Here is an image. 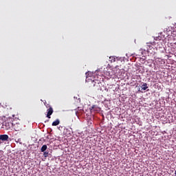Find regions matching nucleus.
I'll return each instance as SVG.
<instances>
[{"mask_svg":"<svg viewBox=\"0 0 176 176\" xmlns=\"http://www.w3.org/2000/svg\"><path fill=\"white\" fill-rule=\"evenodd\" d=\"M45 105L47 108H50V107L49 106V104H46V103H45Z\"/></svg>","mask_w":176,"mask_h":176,"instance_id":"dca6fc26","label":"nucleus"},{"mask_svg":"<svg viewBox=\"0 0 176 176\" xmlns=\"http://www.w3.org/2000/svg\"><path fill=\"white\" fill-rule=\"evenodd\" d=\"M175 176H176V170H175Z\"/></svg>","mask_w":176,"mask_h":176,"instance_id":"f3484780","label":"nucleus"},{"mask_svg":"<svg viewBox=\"0 0 176 176\" xmlns=\"http://www.w3.org/2000/svg\"><path fill=\"white\" fill-rule=\"evenodd\" d=\"M102 86V84L101 83L100 81H99L98 84H96V87H95L96 90L101 91L102 90V88L101 87Z\"/></svg>","mask_w":176,"mask_h":176,"instance_id":"1a4fd4ad","label":"nucleus"},{"mask_svg":"<svg viewBox=\"0 0 176 176\" xmlns=\"http://www.w3.org/2000/svg\"><path fill=\"white\" fill-rule=\"evenodd\" d=\"M91 111H94V112H100V111H101V109L98 107L97 105H93L91 107Z\"/></svg>","mask_w":176,"mask_h":176,"instance_id":"423d86ee","label":"nucleus"},{"mask_svg":"<svg viewBox=\"0 0 176 176\" xmlns=\"http://www.w3.org/2000/svg\"><path fill=\"white\" fill-rule=\"evenodd\" d=\"M13 127V123L12 122H5L3 123L2 129L4 130H10Z\"/></svg>","mask_w":176,"mask_h":176,"instance_id":"7ed1b4c3","label":"nucleus"},{"mask_svg":"<svg viewBox=\"0 0 176 176\" xmlns=\"http://www.w3.org/2000/svg\"><path fill=\"white\" fill-rule=\"evenodd\" d=\"M118 67H119V66H116L115 67V69L113 70L114 75H115V76H117V78H123V76H124V70L118 69Z\"/></svg>","mask_w":176,"mask_h":176,"instance_id":"f257e3e1","label":"nucleus"},{"mask_svg":"<svg viewBox=\"0 0 176 176\" xmlns=\"http://www.w3.org/2000/svg\"><path fill=\"white\" fill-rule=\"evenodd\" d=\"M47 149V146L46 144L43 145V146L41 148V152H45Z\"/></svg>","mask_w":176,"mask_h":176,"instance_id":"f8f14e48","label":"nucleus"},{"mask_svg":"<svg viewBox=\"0 0 176 176\" xmlns=\"http://www.w3.org/2000/svg\"><path fill=\"white\" fill-rule=\"evenodd\" d=\"M109 60L111 61V63H115L116 58L113 56H110L109 57Z\"/></svg>","mask_w":176,"mask_h":176,"instance_id":"ddd939ff","label":"nucleus"},{"mask_svg":"<svg viewBox=\"0 0 176 176\" xmlns=\"http://www.w3.org/2000/svg\"><path fill=\"white\" fill-rule=\"evenodd\" d=\"M146 49L148 53H150V54H156V50L153 47V44L152 43H147Z\"/></svg>","mask_w":176,"mask_h":176,"instance_id":"f03ea898","label":"nucleus"},{"mask_svg":"<svg viewBox=\"0 0 176 176\" xmlns=\"http://www.w3.org/2000/svg\"><path fill=\"white\" fill-rule=\"evenodd\" d=\"M9 140V135H0L1 141H8Z\"/></svg>","mask_w":176,"mask_h":176,"instance_id":"6e6552de","label":"nucleus"},{"mask_svg":"<svg viewBox=\"0 0 176 176\" xmlns=\"http://www.w3.org/2000/svg\"><path fill=\"white\" fill-rule=\"evenodd\" d=\"M99 82H100V80H91L88 81V83H89L90 87H96V86L97 85H98Z\"/></svg>","mask_w":176,"mask_h":176,"instance_id":"20e7f679","label":"nucleus"},{"mask_svg":"<svg viewBox=\"0 0 176 176\" xmlns=\"http://www.w3.org/2000/svg\"><path fill=\"white\" fill-rule=\"evenodd\" d=\"M0 107H1V104H0Z\"/></svg>","mask_w":176,"mask_h":176,"instance_id":"a211bd4d","label":"nucleus"},{"mask_svg":"<svg viewBox=\"0 0 176 176\" xmlns=\"http://www.w3.org/2000/svg\"><path fill=\"white\" fill-rule=\"evenodd\" d=\"M58 124H60V120L58 119H56L52 122V126H58Z\"/></svg>","mask_w":176,"mask_h":176,"instance_id":"9d476101","label":"nucleus"},{"mask_svg":"<svg viewBox=\"0 0 176 176\" xmlns=\"http://www.w3.org/2000/svg\"><path fill=\"white\" fill-rule=\"evenodd\" d=\"M106 75H107V76H109L110 78H112V76H113L112 74H111V73H109L108 72L106 73Z\"/></svg>","mask_w":176,"mask_h":176,"instance_id":"2eb2a0df","label":"nucleus"},{"mask_svg":"<svg viewBox=\"0 0 176 176\" xmlns=\"http://www.w3.org/2000/svg\"><path fill=\"white\" fill-rule=\"evenodd\" d=\"M43 155L45 156V157H47L49 156V152L44 151Z\"/></svg>","mask_w":176,"mask_h":176,"instance_id":"4468645a","label":"nucleus"},{"mask_svg":"<svg viewBox=\"0 0 176 176\" xmlns=\"http://www.w3.org/2000/svg\"><path fill=\"white\" fill-rule=\"evenodd\" d=\"M141 87H142V90H146V89H148V84L143 83V85H142Z\"/></svg>","mask_w":176,"mask_h":176,"instance_id":"9b49d317","label":"nucleus"},{"mask_svg":"<svg viewBox=\"0 0 176 176\" xmlns=\"http://www.w3.org/2000/svg\"><path fill=\"white\" fill-rule=\"evenodd\" d=\"M47 118H48V119H50V116L53 115V107H49V109L47 110Z\"/></svg>","mask_w":176,"mask_h":176,"instance_id":"39448f33","label":"nucleus"},{"mask_svg":"<svg viewBox=\"0 0 176 176\" xmlns=\"http://www.w3.org/2000/svg\"><path fill=\"white\" fill-rule=\"evenodd\" d=\"M12 127H14L15 131H20L21 130V124H15Z\"/></svg>","mask_w":176,"mask_h":176,"instance_id":"0eeeda50","label":"nucleus"}]
</instances>
